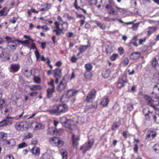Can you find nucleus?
<instances>
[{"instance_id":"nucleus-1","label":"nucleus","mask_w":159,"mask_h":159,"mask_svg":"<svg viewBox=\"0 0 159 159\" xmlns=\"http://www.w3.org/2000/svg\"><path fill=\"white\" fill-rule=\"evenodd\" d=\"M63 126L68 128V131L69 133H72V131L77 129V125L74 123L73 120H66L65 122L61 123Z\"/></svg>"},{"instance_id":"nucleus-2","label":"nucleus","mask_w":159,"mask_h":159,"mask_svg":"<svg viewBox=\"0 0 159 159\" xmlns=\"http://www.w3.org/2000/svg\"><path fill=\"white\" fill-rule=\"evenodd\" d=\"M94 140L93 138L89 140L87 143H85L84 146L82 145L80 148V150H82L83 153L85 154L87 151L90 150L94 144Z\"/></svg>"},{"instance_id":"nucleus-3","label":"nucleus","mask_w":159,"mask_h":159,"mask_svg":"<svg viewBox=\"0 0 159 159\" xmlns=\"http://www.w3.org/2000/svg\"><path fill=\"white\" fill-rule=\"evenodd\" d=\"M49 142L52 146H57L58 148L61 147L64 144L63 141L57 137H54L50 138Z\"/></svg>"},{"instance_id":"nucleus-4","label":"nucleus","mask_w":159,"mask_h":159,"mask_svg":"<svg viewBox=\"0 0 159 159\" xmlns=\"http://www.w3.org/2000/svg\"><path fill=\"white\" fill-rule=\"evenodd\" d=\"M143 113L147 119L152 118L154 119L159 118V114L157 113L155 115H153L152 112H150L148 107L145 108L143 109Z\"/></svg>"},{"instance_id":"nucleus-5","label":"nucleus","mask_w":159,"mask_h":159,"mask_svg":"<svg viewBox=\"0 0 159 159\" xmlns=\"http://www.w3.org/2000/svg\"><path fill=\"white\" fill-rule=\"evenodd\" d=\"M57 110H52L50 111L51 113H56L58 114V113L64 112L68 110L67 106L65 104L61 105H60L59 106H57Z\"/></svg>"},{"instance_id":"nucleus-6","label":"nucleus","mask_w":159,"mask_h":159,"mask_svg":"<svg viewBox=\"0 0 159 159\" xmlns=\"http://www.w3.org/2000/svg\"><path fill=\"white\" fill-rule=\"evenodd\" d=\"M15 128L18 131H23L29 128L28 123L25 121L17 122L15 125Z\"/></svg>"},{"instance_id":"nucleus-7","label":"nucleus","mask_w":159,"mask_h":159,"mask_svg":"<svg viewBox=\"0 0 159 159\" xmlns=\"http://www.w3.org/2000/svg\"><path fill=\"white\" fill-rule=\"evenodd\" d=\"M54 76L56 79L55 82L56 84H57L59 82V79L61 78L62 76L61 69L57 68L54 70Z\"/></svg>"},{"instance_id":"nucleus-8","label":"nucleus","mask_w":159,"mask_h":159,"mask_svg":"<svg viewBox=\"0 0 159 159\" xmlns=\"http://www.w3.org/2000/svg\"><path fill=\"white\" fill-rule=\"evenodd\" d=\"M10 56V53L5 49L0 56V59L3 61H7L9 60Z\"/></svg>"},{"instance_id":"nucleus-9","label":"nucleus","mask_w":159,"mask_h":159,"mask_svg":"<svg viewBox=\"0 0 159 159\" xmlns=\"http://www.w3.org/2000/svg\"><path fill=\"white\" fill-rule=\"evenodd\" d=\"M96 92L95 90L92 89L88 94L86 98V101L88 102H92L95 98Z\"/></svg>"},{"instance_id":"nucleus-10","label":"nucleus","mask_w":159,"mask_h":159,"mask_svg":"<svg viewBox=\"0 0 159 159\" xmlns=\"http://www.w3.org/2000/svg\"><path fill=\"white\" fill-rule=\"evenodd\" d=\"M75 137V134L73 133L71 137L72 144L73 146H75L76 147L79 144L78 141L80 139V136H78L76 138Z\"/></svg>"},{"instance_id":"nucleus-11","label":"nucleus","mask_w":159,"mask_h":159,"mask_svg":"<svg viewBox=\"0 0 159 159\" xmlns=\"http://www.w3.org/2000/svg\"><path fill=\"white\" fill-rule=\"evenodd\" d=\"M40 148L36 146L33 147L30 150V152L35 156H39L40 154Z\"/></svg>"},{"instance_id":"nucleus-12","label":"nucleus","mask_w":159,"mask_h":159,"mask_svg":"<svg viewBox=\"0 0 159 159\" xmlns=\"http://www.w3.org/2000/svg\"><path fill=\"white\" fill-rule=\"evenodd\" d=\"M146 100L147 101V104L149 105L150 106L152 107L155 110H157V108L155 107V105L152 104L153 100L149 96H146Z\"/></svg>"},{"instance_id":"nucleus-13","label":"nucleus","mask_w":159,"mask_h":159,"mask_svg":"<svg viewBox=\"0 0 159 159\" xmlns=\"http://www.w3.org/2000/svg\"><path fill=\"white\" fill-rule=\"evenodd\" d=\"M79 92V91L75 89H70L68 91L67 93V96L68 98L75 96Z\"/></svg>"},{"instance_id":"nucleus-14","label":"nucleus","mask_w":159,"mask_h":159,"mask_svg":"<svg viewBox=\"0 0 159 159\" xmlns=\"http://www.w3.org/2000/svg\"><path fill=\"white\" fill-rule=\"evenodd\" d=\"M20 68V66L18 64H12L11 65L10 71L12 72H16L19 70Z\"/></svg>"},{"instance_id":"nucleus-15","label":"nucleus","mask_w":159,"mask_h":159,"mask_svg":"<svg viewBox=\"0 0 159 159\" xmlns=\"http://www.w3.org/2000/svg\"><path fill=\"white\" fill-rule=\"evenodd\" d=\"M32 127L34 130H38L40 129L41 124L39 122H33L31 123Z\"/></svg>"},{"instance_id":"nucleus-16","label":"nucleus","mask_w":159,"mask_h":159,"mask_svg":"<svg viewBox=\"0 0 159 159\" xmlns=\"http://www.w3.org/2000/svg\"><path fill=\"white\" fill-rule=\"evenodd\" d=\"M5 144L8 145L9 147H11L16 145V142L15 139H12L9 140H6L5 141Z\"/></svg>"},{"instance_id":"nucleus-17","label":"nucleus","mask_w":159,"mask_h":159,"mask_svg":"<svg viewBox=\"0 0 159 159\" xmlns=\"http://www.w3.org/2000/svg\"><path fill=\"white\" fill-rule=\"evenodd\" d=\"M55 92V88L54 87L49 88L47 91V97L49 98H51L52 96V93Z\"/></svg>"},{"instance_id":"nucleus-18","label":"nucleus","mask_w":159,"mask_h":159,"mask_svg":"<svg viewBox=\"0 0 159 159\" xmlns=\"http://www.w3.org/2000/svg\"><path fill=\"white\" fill-rule=\"evenodd\" d=\"M66 86V84H64L63 81H61L60 82L59 84L57 86V89L58 91L61 92L65 89Z\"/></svg>"},{"instance_id":"nucleus-19","label":"nucleus","mask_w":159,"mask_h":159,"mask_svg":"<svg viewBox=\"0 0 159 159\" xmlns=\"http://www.w3.org/2000/svg\"><path fill=\"white\" fill-rule=\"evenodd\" d=\"M140 56V53L138 52H136L132 53L130 55V57L132 60H136Z\"/></svg>"},{"instance_id":"nucleus-20","label":"nucleus","mask_w":159,"mask_h":159,"mask_svg":"<svg viewBox=\"0 0 159 159\" xmlns=\"http://www.w3.org/2000/svg\"><path fill=\"white\" fill-rule=\"evenodd\" d=\"M30 89L31 91L39 90L41 89V87L39 85H33L29 86Z\"/></svg>"},{"instance_id":"nucleus-21","label":"nucleus","mask_w":159,"mask_h":159,"mask_svg":"<svg viewBox=\"0 0 159 159\" xmlns=\"http://www.w3.org/2000/svg\"><path fill=\"white\" fill-rule=\"evenodd\" d=\"M157 135V133L153 131H149L147 133V138H149L150 137H152V138H153L156 136Z\"/></svg>"},{"instance_id":"nucleus-22","label":"nucleus","mask_w":159,"mask_h":159,"mask_svg":"<svg viewBox=\"0 0 159 159\" xmlns=\"http://www.w3.org/2000/svg\"><path fill=\"white\" fill-rule=\"evenodd\" d=\"M151 63L152 65L155 68H156L157 67H159V65L158 61L157 58L155 57L153 58L151 60Z\"/></svg>"},{"instance_id":"nucleus-23","label":"nucleus","mask_w":159,"mask_h":159,"mask_svg":"<svg viewBox=\"0 0 159 159\" xmlns=\"http://www.w3.org/2000/svg\"><path fill=\"white\" fill-rule=\"evenodd\" d=\"M7 138V134L3 132H0V140L5 141Z\"/></svg>"},{"instance_id":"nucleus-24","label":"nucleus","mask_w":159,"mask_h":159,"mask_svg":"<svg viewBox=\"0 0 159 159\" xmlns=\"http://www.w3.org/2000/svg\"><path fill=\"white\" fill-rule=\"evenodd\" d=\"M93 75L92 74L90 71H86L84 74V77L88 80H90Z\"/></svg>"},{"instance_id":"nucleus-25","label":"nucleus","mask_w":159,"mask_h":159,"mask_svg":"<svg viewBox=\"0 0 159 159\" xmlns=\"http://www.w3.org/2000/svg\"><path fill=\"white\" fill-rule=\"evenodd\" d=\"M8 46L11 49L13 52H14L17 47V45L15 42L8 44Z\"/></svg>"},{"instance_id":"nucleus-26","label":"nucleus","mask_w":159,"mask_h":159,"mask_svg":"<svg viewBox=\"0 0 159 159\" xmlns=\"http://www.w3.org/2000/svg\"><path fill=\"white\" fill-rule=\"evenodd\" d=\"M108 102L109 100L108 98L107 97H105L102 99L101 103L103 105V107H105L108 104Z\"/></svg>"},{"instance_id":"nucleus-27","label":"nucleus","mask_w":159,"mask_h":159,"mask_svg":"<svg viewBox=\"0 0 159 159\" xmlns=\"http://www.w3.org/2000/svg\"><path fill=\"white\" fill-rule=\"evenodd\" d=\"M84 67L86 71H90L92 70L93 66L91 64L88 63L85 64Z\"/></svg>"},{"instance_id":"nucleus-28","label":"nucleus","mask_w":159,"mask_h":159,"mask_svg":"<svg viewBox=\"0 0 159 159\" xmlns=\"http://www.w3.org/2000/svg\"><path fill=\"white\" fill-rule=\"evenodd\" d=\"M64 24H66V28L64 27H63V25L62 24V26L63 27L62 28V29H61L60 28L59 25H57V26H56V29H54V30H60L61 31H62L63 29H67L68 27V23L66 22H64Z\"/></svg>"},{"instance_id":"nucleus-29","label":"nucleus","mask_w":159,"mask_h":159,"mask_svg":"<svg viewBox=\"0 0 159 159\" xmlns=\"http://www.w3.org/2000/svg\"><path fill=\"white\" fill-rule=\"evenodd\" d=\"M119 81L125 84L128 81L127 75H123L121 78L119 80Z\"/></svg>"},{"instance_id":"nucleus-30","label":"nucleus","mask_w":159,"mask_h":159,"mask_svg":"<svg viewBox=\"0 0 159 159\" xmlns=\"http://www.w3.org/2000/svg\"><path fill=\"white\" fill-rule=\"evenodd\" d=\"M148 29V34L150 35L156 30V28L154 27H150Z\"/></svg>"},{"instance_id":"nucleus-31","label":"nucleus","mask_w":159,"mask_h":159,"mask_svg":"<svg viewBox=\"0 0 159 159\" xmlns=\"http://www.w3.org/2000/svg\"><path fill=\"white\" fill-rule=\"evenodd\" d=\"M5 38L6 39L7 42L8 43V44L10 43H11L13 42H16L15 40H13L9 36H7Z\"/></svg>"},{"instance_id":"nucleus-32","label":"nucleus","mask_w":159,"mask_h":159,"mask_svg":"<svg viewBox=\"0 0 159 159\" xmlns=\"http://www.w3.org/2000/svg\"><path fill=\"white\" fill-rule=\"evenodd\" d=\"M51 155L48 152H45L43 154L42 156V159H50Z\"/></svg>"},{"instance_id":"nucleus-33","label":"nucleus","mask_w":159,"mask_h":159,"mask_svg":"<svg viewBox=\"0 0 159 159\" xmlns=\"http://www.w3.org/2000/svg\"><path fill=\"white\" fill-rule=\"evenodd\" d=\"M109 70H107L103 72L102 74L103 76L105 78H108L109 76Z\"/></svg>"},{"instance_id":"nucleus-34","label":"nucleus","mask_w":159,"mask_h":159,"mask_svg":"<svg viewBox=\"0 0 159 159\" xmlns=\"http://www.w3.org/2000/svg\"><path fill=\"white\" fill-rule=\"evenodd\" d=\"M119 55L118 54L114 53L112 54L110 57L111 60L112 61H114L116 60V59L118 58Z\"/></svg>"},{"instance_id":"nucleus-35","label":"nucleus","mask_w":159,"mask_h":159,"mask_svg":"<svg viewBox=\"0 0 159 159\" xmlns=\"http://www.w3.org/2000/svg\"><path fill=\"white\" fill-rule=\"evenodd\" d=\"M27 144L25 142H23L19 144L18 146V148L19 149L23 148L27 146Z\"/></svg>"},{"instance_id":"nucleus-36","label":"nucleus","mask_w":159,"mask_h":159,"mask_svg":"<svg viewBox=\"0 0 159 159\" xmlns=\"http://www.w3.org/2000/svg\"><path fill=\"white\" fill-rule=\"evenodd\" d=\"M61 155L62 156V159H68L67 155L68 153L66 151H63L61 152Z\"/></svg>"},{"instance_id":"nucleus-37","label":"nucleus","mask_w":159,"mask_h":159,"mask_svg":"<svg viewBox=\"0 0 159 159\" xmlns=\"http://www.w3.org/2000/svg\"><path fill=\"white\" fill-rule=\"evenodd\" d=\"M125 85V84L119 80L117 84V87L118 88L120 89L124 87Z\"/></svg>"},{"instance_id":"nucleus-38","label":"nucleus","mask_w":159,"mask_h":159,"mask_svg":"<svg viewBox=\"0 0 159 159\" xmlns=\"http://www.w3.org/2000/svg\"><path fill=\"white\" fill-rule=\"evenodd\" d=\"M155 152L159 154V144H156L153 147Z\"/></svg>"},{"instance_id":"nucleus-39","label":"nucleus","mask_w":159,"mask_h":159,"mask_svg":"<svg viewBox=\"0 0 159 159\" xmlns=\"http://www.w3.org/2000/svg\"><path fill=\"white\" fill-rule=\"evenodd\" d=\"M129 62V60L128 58L126 57L124 58L122 61V63L123 64V66H126L128 64Z\"/></svg>"},{"instance_id":"nucleus-40","label":"nucleus","mask_w":159,"mask_h":159,"mask_svg":"<svg viewBox=\"0 0 159 159\" xmlns=\"http://www.w3.org/2000/svg\"><path fill=\"white\" fill-rule=\"evenodd\" d=\"M88 47L87 46H82L79 48V49L81 52H82L87 49Z\"/></svg>"},{"instance_id":"nucleus-41","label":"nucleus","mask_w":159,"mask_h":159,"mask_svg":"<svg viewBox=\"0 0 159 159\" xmlns=\"http://www.w3.org/2000/svg\"><path fill=\"white\" fill-rule=\"evenodd\" d=\"M33 136V134L31 133H29L27 135H25L24 137V139H30L32 138Z\"/></svg>"},{"instance_id":"nucleus-42","label":"nucleus","mask_w":159,"mask_h":159,"mask_svg":"<svg viewBox=\"0 0 159 159\" xmlns=\"http://www.w3.org/2000/svg\"><path fill=\"white\" fill-rule=\"evenodd\" d=\"M6 120H3L2 121L0 122V124L1 125H0V127H3L6 126L7 125V121H6Z\"/></svg>"},{"instance_id":"nucleus-43","label":"nucleus","mask_w":159,"mask_h":159,"mask_svg":"<svg viewBox=\"0 0 159 159\" xmlns=\"http://www.w3.org/2000/svg\"><path fill=\"white\" fill-rule=\"evenodd\" d=\"M119 126V125H118L115 123H114L113 124L111 129L115 131L118 128Z\"/></svg>"},{"instance_id":"nucleus-44","label":"nucleus","mask_w":159,"mask_h":159,"mask_svg":"<svg viewBox=\"0 0 159 159\" xmlns=\"http://www.w3.org/2000/svg\"><path fill=\"white\" fill-rule=\"evenodd\" d=\"M34 82L36 83H39L40 82V79L39 77L35 76L33 78Z\"/></svg>"},{"instance_id":"nucleus-45","label":"nucleus","mask_w":159,"mask_h":159,"mask_svg":"<svg viewBox=\"0 0 159 159\" xmlns=\"http://www.w3.org/2000/svg\"><path fill=\"white\" fill-rule=\"evenodd\" d=\"M15 41H17L18 42H19L21 43H24V44H29L30 43V41L29 40H26L25 41H22L20 40H18L17 39H16L15 40Z\"/></svg>"},{"instance_id":"nucleus-46","label":"nucleus","mask_w":159,"mask_h":159,"mask_svg":"<svg viewBox=\"0 0 159 159\" xmlns=\"http://www.w3.org/2000/svg\"><path fill=\"white\" fill-rule=\"evenodd\" d=\"M45 7V10L47 11L51 8V4L49 3H45L43 5Z\"/></svg>"},{"instance_id":"nucleus-47","label":"nucleus","mask_w":159,"mask_h":159,"mask_svg":"<svg viewBox=\"0 0 159 159\" xmlns=\"http://www.w3.org/2000/svg\"><path fill=\"white\" fill-rule=\"evenodd\" d=\"M117 14V11L115 10L113 8H112L110 7V14L115 15Z\"/></svg>"},{"instance_id":"nucleus-48","label":"nucleus","mask_w":159,"mask_h":159,"mask_svg":"<svg viewBox=\"0 0 159 159\" xmlns=\"http://www.w3.org/2000/svg\"><path fill=\"white\" fill-rule=\"evenodd\" d=\"M6 8H4L0 10V14H1V16H6L7 15V14H5L4 12H5V10L6 9Z\"/></svg>"},{"instance_id":"nucleus-49","label":"nucleus","mask_w":159,"mask_h":159,"mask_svg":"<svg viewBox=\"0 0 159 159\" xmlns=\"http://www.w3.org/2000/svg\"><path fill=\"white\" fill-rule=\"evenodd\" d=\"M38 143V140L34 139H33L31 140V143L32 144L36 145Z\"/></svg>"},{"instance_id":"nucleus-50","label":"nucleus","mask_w":159,"mask_h":159,"mask_svg":"<svg viewBox=\"0 0 159 159\" xmlns=\"http://www.w3.org/2000/svg\"><path fill=\"white\" fill-rule=\"evenodd\" d=\"M138 145L137 144H135L134 145V148H133V149L134 150V152L137 153L138 152Z\"/></svg>"},{"instance_id":"nucleus-51","label":"nucleus","mask_w":159,"mask_h":159,"mask_svg":"<svg viewBox=\"0 0 159 159\" xmlns=\"http://www.w3.org/2000/svg\"><path fill=\"white\" fill-rule=\"evenodd\" d=\"M54 81L53 79H51L50 81L48 83V84L50 85V87H54V88L55 87V86L54 85L53 83Z\"/></svg>"},{"instance_id":"nucleus-52","label":"nucleus","mask_w":159,"mask_h":159,"mask_svg":"<svg viewBox=\"0 0 159 159\" xmlns=\"http://www.w3.org/2000/svg\"><path fill=\"white\" fill-rule=\"evenodd\" d=\"M34 53L37 60H38L39 58V52L37 50H36L34 52Z\"/></svg>"},{"instance_id":"nucleus-53","label":"nucleus","mask_w":159,"mask_h":159,"mask_svg":"<svg viewBox=\"0 0 159 159\" xmlns=\"http://www.w3.org/2000/svg\"><path fill=\"white\" fill-rule=\"evenodd\" d=\"M117 10L123 14L125 13V10L123 8H120L116 7Z\"/></svg>"},{"instance_id":"nucleus-54","label":"nucleus","mask_w":159,"mask_h":159,"mask_svg":"<svg viewBox=\"0 0 159 159\" xmlns=\"http://www.w3.org/2000/svg\"><path fill=\"white\" fill-rule=\"evenodd\" d=\"M53 32H54L56 33V35H60L62 31H61L59 30H53Z\"/></svg>"},{"instance_id":"nucleus-55","label":"nucleus","mask_w":159,"mask_h":159,"mask_svg":"<svg viewBox=\"0 0 159 159\" xmlns=\"http://www.w3.org/2000/svg\"><path fill=\"white\" fill-rule=\"evenodd\" d=\"M4 159H14V158L13 155H9L6 156Z\"/></svg>"},{"instance_id":"nucleus-56","label":"nucleus","mask_w":159,"mask_h":159,"mask_svg":"<svg viewBox=\"0 0 159 159\" xmlns=\"http://www.w3.org/2000/svg\"><path fill=\"white\" fill-rule=\"evenodd\" d=\"M97 25L101 29L103 30H104L105 29V26L104 25H102V24L99 23L97 24Z\"/></svg>"},{"instance_id":"nucleus-57","label":"nucleus","mask_w":159,"mask_h":159,"mask_svg":"<svg viewBox=\"0 0 159 159\" xmlns=\"http://www.w3.org/2000/svg\"><path fill=\"white\" fill-rule=\"evenodd\" d=\"M103 20L106 21H108L109 20V18L108 16H107L106 14H105Z\"/></svg>"},{"instance_id":"nucleus-58","label":"nucleus","mask_w":159,"mask_h":159,"mask_svg":"<svg viewBox=\"0 0 159 159\" xmlns=\"http://www.w3.org/2000/svg\"><path fill=\"white\" fill-rule=\"evenodd\" d=\"M38 93V92H33L29 93V95L30 96L33 97L34 95L36 96Z\"/></svg>"},{"instance_id":"nucleus-59","label":"nucleus","mask_w":159,"mask_h":159,"mask_svg":"<svg viewBox=\"0 0 159 159\" xmlns=\"http://www.w3.org/2000/svg\"><path fill=\"white\" fill-rule=\"evenodd\" d=\"M138 24L137 23H136L134 25H133L132 28L135 30H136L137 29V27H138Z\"/></svg>"},{"instance_id":"nucleus-60","label":"nucleus","mask_w":159,"mask_h":159,"mask_svg":"<svg viewBox=\"0 0 159 159\" xmlns=\"http://www.w3.org/2000/svg\"><path fill=\"white\" fill-rule=\"evenodd\" d=\"M41 47L42 49H44L45 48L46 43L45 42H41Z\"/></svg>"},{"instance_id":"nucleus-61","label":"nucleus","mask_w":159,"mask_h":159,"mask_svg":"<svg viewBox=\"0 0 159 159\" xmlns=\"http://www.w3.org/2000/svg\"><path fill=\"white\" fill-rule=\"evenodd\" d=\"M63 132V130L62 129H60L57 131V132L59 135H61V134Z\"/></svg>"},{"instance_id":"nucleus-62","label":"nucleus","mask_w":159,"mask_h":159,"mask_svg":"<svg viewBox=\"0 0 159 159\" xmlns=\"http://www.w3.org/2000/svg\"><path fill=\"white\" fill-rule=\"evenodd\" d=\"M62 63L61 61H58L56 63V66L59 67L61 66Z\"/></svg>"},{"instance_id":"nucleus-63","label":"nucleus","mask_w":159,"mask_h":159,"mask_svg":"<svg viewBox=\"0 0 159 159\" xmlns=\"http://www.w3.org/2000/svg\"><path fill=\"white\" fill-rule=\"evenodd\" d=\"M42 28L44 29L46 31H47L49 30V28L46 25L43 26L42 27Z\"/></svg>"},{"instance_id":"nucleus-64","label":"nucleus","mask_w":159,"mask_h":159,"mask_svg":"<svg viewBox=\"0 0 159 159\" xmlns=\"http://www.w3.org/2000/svg\"><path fill=\"white\" fill-rule=\"evenodd\" d=\"M73 34L72 32H69L68 34H66V36L67 37H71Z\"/></svg>"}]
</instances>
